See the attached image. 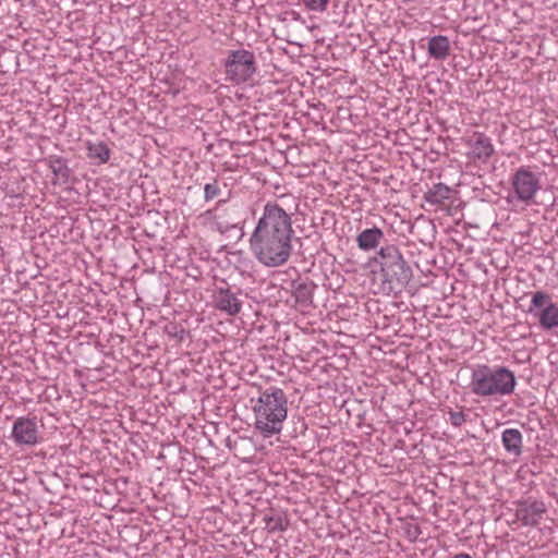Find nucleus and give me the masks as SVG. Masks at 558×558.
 I'll use <instances>...</instances> for the list:
<instances>
[{"instance_id": "nucleus-1", "label": "nucleus", "mask_w": 558, "mask_h": 558, "mask_svg": "<svg viewBox=\"0 0 558 558\" xmlns=\"http://www.w3.org/2000/svg\"><path fill=\"white\" fill-rule=\"evenodd\" d=\"M293 235L291 214L278 203L267 202L250 235V251L260 265L268 268L281 267L292 255Z\"/></svg>"}, {"instance_id": "nucleus-2", "label": "nucleus", "mask_w": 558, "mask_h": 558, "mask_svg": "<svg viewBox=\"0 0 558 558\" xmlns=\"http://www.w3.org/2000/svg\"><path fill=\"white\" fill-rule=\"evenodd\" d=\"M255 428L265 438L279 434L288 414L286 392L276 386H269L259 392L253 405Z\"/></svg>"}, {"instance_id": "nucleus-3", "label": "nucleus", "mask_w": 558, "mask_h": 558, "mask_svg": "<svg viewBox=\"0 0 558 558\" xmlns=\"http://www.w3.org/2000/svg\"><path fill=\"white\" fill-rule=\"evenodd\" d=\"M222 64L226 81L233 85L250 83L257 72L255 53L244 48L228 50Z\"/></svg>"}, {"instance_id": "nucleus-4", "label": "nucleus", "mask_w": 558, "mask_h": 558, "mask_svg": "<svg viewBox=\"0 0 558 558\" xmlns=\"http://www.w3.org/2000/svg\"><path fill=\"white\" fill-rule=\"evenodd\" d=\"M511 192L509 199L526 206L535 204V197L542 189L541 177L527 166H521L510 177Z\"/></svg>"}, {"instance_id": "nucleus-5", "label": "nucleus", "mask_w": 558, "mask_h": 558, "mask_svg": "<svg viewBox=\"0 0 558 558\" xmlns=\"http://www.w3.org/2000/svg\"><path fill=\"white\" fill-rule=\"evenodd\" d=\"M539 310L537 316L539 325L544 329H554L558 327V305L551 301L548 293L536 291L532 295L530 313Z\"/></svg>"}, {"instance_id": "nucleus-6", "label": "nucleus", "mask_w": 558, "mask_h": 558, "mask_svg": "<svg viewBox=\"0 0 558 558\" xmlns=\"http://www.w3.org/2000/svg\"><path fill=\"white\" fill-rule=\"evenodd\" d=\"M472 384H515V378L507 367L477 365L472 373Z\"/></svg>"}, {"instance_id": "nucleus-7", "label": "nucleus", "mask_w": 558, "mask_h": 558, "mask_svg": "<svg viewBox=\"0 0 558 558\" xmlns=\"http://www.w3.org/2000/svg\"><path fill=\"white\" fill-rule=\"evenodd\" d=\"M12 439L17 446H35L41 437L35 418L19 417L13 423Z\"/></svg>"}, {"instance_id": "nucleus-8", "label": "nucleus", "mask_w": 558, "mask_h": 558, "mask_svg": "<svg viewBox=\"0 0 558 558\" xmlns=\"http://www.w3.org/2000/svg\"><path fill=\"white\" fill-rule=\"evenodd\" d=\"M545 512L546 507L543 501H522L518 505L515 517L524 526H535Z\"/></svg>"}, {"instance_id": "nucleus-9", "label": "nucleus", "mask_w": 558, "mask_h": 558, "mask_svg": "<svg viewBox=\"0 0 558 558\" xmlns=\"http://www.w3.org/2000/svg\"><path fill=\"white\" fill-rule=\"evenodd\" d=\"M465 144L471 148V156L482 162H486L495 151L492 140L481 132H474Z\"/></svg>"}, {"instance_id": "nucleus-10", "label": "nucleus", "mask_w": 558, "mask_h": 558, "mask_svg": "<svg viewBox=\"0 0 558 558\" xmlns=\"http://www.w3.org/2000/svg\"><path fill=\"white\" fill-rule=\"evenodd\" d=\"M215 303L219 311L226 312L231 316L236 315L242 306L236 295L230 289L225 288H219L216 291Z\"/></svg>"}, {"instance_id": "nucleus-11", "label": "nucleus", "mask_w": 558, "mask_h": 558, "mask_svg": "<svg viewBox=\"0 0 558 558\" xmlns=\"http://www.w3.org/2000/svg\"><path fill=\"white\" fill-rule=\"evenodd\" d=\"M384 232L378 227L363 230L356 236L357 247L364 252H369L378 247L384 239Z\"/></svg>"}, {"instance_id": "nucleus-12", "label": "nucleus", "mask_w": 558, "mask_h": 558, "mask_svg": "<svg viewBox=\"0 0 558 558\" xmlns=\"http://www.w3.org/2000/svg\"><path fill=\"white\" fill-rule=\"evenodd\" d=\"M501 441L507 452L514 457L522 453L523 437L522 433L517 428H507L501 434Z\"/></svg>"}, {"instance_id": "nucleus-13", "label": "nucleus", "mask_w": 558, "mask_h": 558, "mask_svg": "<svg viewBox=\"0 0 558 558\" xmlns=\"http://www.w3.org/2000/svg\"><path fill=\"white\" fill-rule=\"evenodd\" d=\"M428 54L435 60H445L450 54V41L447 36L437 35L428 40Z\"/></svg>"}, {"instance_id": "nucleus-14", "label": "nucleus", "mask_w": 558, "mask_h": 558, "mask_svg": "<svg viewBox=\"0 0 558 558\" xmlns=\"http://www.w3.org/2000/svg\"><path fill=\"white\" fill-rule=\"evenodd\" d=\"M383 271L385 272V276L389 278L390 281L396 280L401 283L408 282L412 276L411 268L408 266L403 257H401L400 260H397L396 263L388 266Z\"/></svg>"}, {"instance_id": "nucleus-15", "label": "nucleus", "mask_w": 558, "mask_h": 558, "mask_svg": "<svg viewBox=\"0 0 558 558\" xmlns=\"http://www.w3.org/2000/svg\"><path fill=\"white\" fill-rule=\"evenodd\" d=\"M403 257L400 250L393 245H385L381 246L378 251V257L375 258L376 263H379L381 266V270L386 269L391 264L396 263L397 260H400V258Z\"/></svg>"}, {"instance_id": "nucleus-16", "label": "nucleus", "mask_w": 558, "mask_h": 558, "mask_svg": "<svg viewBox=\"0 0 558 558\" xmlns=\"http://www.w3.org/2000/svg\"><path fill=\"white\" fill-rule=\"evenodd\" d=\"M110 149L105 142L89 143L87 157L97 165L106 163L110 159Z\"/></svg>"}, {"instance_id": "nucleus-17", "label": "nucleus", "mask_w": 558, "mask_h": 558, "mask_svg": "<svg viewBox=\"0 0 558 558\" xmlns=\"http://www.w3.org/2000/svg\"><path fill=\"white\" fill-rule=\"evenodd\" d=\"M450 187L444 183L434 184L425 194L424 198L433 205H441L450 197Z\"/></svg>"}, {"instance_id": "nucleus-18", "label": "nucleus", "mask_w": 558, "mask_h": 558, "mask_svg": "<svg viewBox=\"0 0 558 558\" xmlns=\"http://www.w3.org/2000/svg\"><path fill=\"white\" fill-rule=\"evenodd\" d=\"M515 386H472L473 393L477 396L510 395Z\"/></svg>"}, {"instance_id": "nucleus-19", "label": "nucleus", "mask_w": 558, "mask_h": 558, "mask_svg": "<svg viewBox=\"0 0 558 558\" xmlns=\"http://www.w3.org/2000/svg\"><path fill=\"white\" fill-rule=\"evenodd\" d=\"M268 532H284L289 527V519L286 515L276 514L265 518Z\"/></svg>"}, {"instance_id": "nucleus-20", "label": "nucleus", "mask_w": 558, "mask_h": 558, "mask_svg": "<svg viewBox=\"0 0 558 558\" xmlns=\"http://www.w3.org/2000/svg\"><path fill=\"white\" fill-rule=\"evenodd\" d=\"M50 170L58 180L66 181L69 179V168L61 159L50 161Z\"/></svg>"}, {"instance_id": "nucleus-21", "label": "nucleus", "mask_w": 558, "mask_h": 558, "mask_svg": "<svg viewBox=\"0 0 558 558\" xmlns=\"http://www.w3.org/2000/svg\"><path fill=\"white\" fill-rule=\"evenodd\" d=\"M221 193L219 183L216 179H214L211 182H208L204 186V199L206 202L213 201L217 196H219Z\"/></svg>"}, {"instance_id": "nucleus-22", "label": "nucleus", "mask_w": 558, "mask_h": 558, "mask_svg": "<svg viewBox=\"0 0 558 558\" xmlns=\"http://www.w3.org/2000/svg\"><path fill=\"white\" fill-rule=\"evenodd\" d=\"M305 8L310 11L324 12L329 3V0H302Z\"/></svg>"}, {"instance_id": "nucleus-23", "label": "nucleus", "mask_w": 558, "mask_h": 558, "mask_svg": "<svg viewBox=\"0 0 558 558\" xmlns=\"http://www.w3.org/2000/svg\"><path fill=\"white\" fill-rule=\"evenodd\" d=\"M448 415L451 425L454 427H461L466 422L468 417L462 411H454L452 409L448 411Z\"/></svg>"}, {"instance_id": "nucleus-24", "label": "nucleus", "mask_w": 558, "mask_h": 558, "mask_svg": "<svg viewBox=\"0 0 558 558\" xmlns=\"http://www.w3.org/2000/svg\"><path fill=\"white\" fill-rule=\"evenodd\" d=\"M298 300H308L312 296V288L306 283H300L295 289Z\"/></svg>"}, {"instance_id": "nucleus-25", "label": "nucleus", "mask_w": 558, "mask_h": 558, "mask_svg": "<svg viewBox=\"0 0 558 558\" xmlns=\"http://www.w3.org/2000/svg\"><path fill=\"white\" fill-rule=\"evenodd\" d=\"M452 558H472L469 554L460 553L454 555Z\"/></svg>"}]
</instances>
